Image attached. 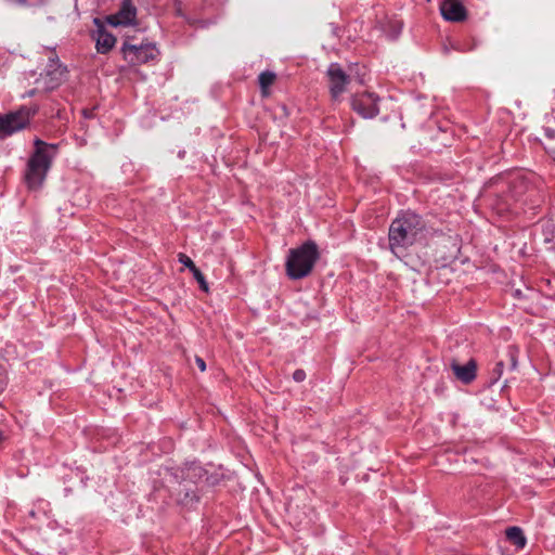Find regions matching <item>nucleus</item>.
I'll list each match as a JSON object with an SVG mask.
<instances>
[{
	"label": "nucleus",
	"instance_id": "f257e3e1",
	"mask_svg": "<svg viewBox=\"0 0 555 555\" xmlns=\"http://www.w3.org/2000/svg\"><path fill=\"white\" fill-rule=\"evenodd\" d=\"M426 222L422 216L411 211H401L389 227V249L396 256L403 254L410 246L424 237Z\"/></svg>",
	"mask_w": 555,
	"mask_h": 555
},
{
	"label": "nucleus",
	"instance_id": "f03ea898",
	"mask_svg": "<svg viewBox=\"0 0 555 555\" xmlns=\"http://www.w3.org/2000/svg\"><path fill=\"white\" fill-rule=\"evenodd\" d=\"M56 155V145L35 140V151L29 157L24 175L25 183L30 191L41 189L52 160Z\"/></svg>",
	"mask_w": 555,
	"mask_h": 555
},
{
	"label": "nucleus",
	"instance_id": "7ed1b4c3",
	"mask_svg": "<svg viewBox=\"0 0 555 555\" xmlns=\"http://www.w3.org/2000/svg\"><path fill=\"white\" fill-rule=\"evenodd\" d=\"M319 249L314 242L308 241L288 251L285 268L292 280H300L309 275L319 259Z\"/></svg>",
	"mask_w": 555,
	"mask_h": 555
},
{
	"label": "nucleus",
	"instance_id": "20e7f679",
	"mask_svg": "<svg viewBox=\"0 0 555 555\" xmlns=\"http://www.w3.org/2000/svg\"><path fill=\"white\" fill-rule=\"evenodd\" d=\"M67 69L62 66L56 55L51 54L49 64L43 74L36 79V88L28 92L34 95L36 92H48L59 88L66 79Z\"/></svg>",
	"mask_w": 555,
	"mask_h": 555
},
{
	"label": "nucleus",
	"instance_id": "39448f33",
	"mask_svg": "<svg viewBox=\"0 0 555 555\" xmlns=\"http://www.w3.org/2000/svg\"><path fill=\"white\" fill-rule=\"evenodd\" d=\"M36 112V107H22L16 112L7 114L5 116L0 115V135L7 137L25 128L29 124L30 117L35 115Z\"/></svg>",
	"mask_w": 555,
	"mask_h": 555
},
{
	"label": "nucleus",
	"instance_id": "423d86ee",
	"mask_svg": "<svg viewBox=\"0 0 555 555\" xmlns=\"http://www.w3.org/2000/svg\"><path fill=\"white\" fill-rule=\"evenodd\" d=\"M121 51L124 57L132 65L145 64L157 57L158 51L152 43H142L140 46L124 42Z\"/></svg>",
	"mask_w": 555,
	"mask_h": 555
},
{
	"label": "nucleus",
	"instance_id": "0eeeda50",
	"mask_svg": "<svg viewBox=\"0 0 555 555\" xmlns=\"http://www.w3.org/2000/svg\"><path fill=\"white\" fill-rule=\"evenodd\" d=\"M379 98L372 92L357 93L351 98V107L363 118H373L378 115Z\"/></svg>",
	"mask_w": 555,
	"mask_h": 555
},
{
	"label": "nucleus",
	"instance_id": "6e6552de",
	"mask_svg": "<svg viewBox=\"0 0 555 555\" xmlns=\"http://www.w3.org/2000/svg\"><path fill=\"white\" fill-rule=\"evenodd\" d=\"M327 77L332 98L337 100L346 91V86L349 83L350 77L337 63H332L328 66Z\"/></svg>",
	"mask_w": 555,
	"mask_h": 555
},
{
	"label": "nucleus",
	"instance_id": "1a4fd4ad",
	"mask_svg": "<svg viewBox=\"0 0 555 555\" xmlns=\"http://www.w3.org/2000/svg\"><path fill=\"white\" fill-rule=\"evenodd\" d=\"M137 17V9L131 0H122L120 9L114 15L108 17L109 24L114 26L119 25H131L134 23Z\"/></svg>",
	"mask_w": 555,
	"mask_h": 555
},
{
	"label": "nucleus",
	"instance_id": "9d476101",
	"mask_svg": "<svg viewBox=\"0 0 555 555\" xmlns=\"http://www.w3.org/2000/svg\"><path fill=\"white\" fill-rule=\"evenodd\" d=\"M440 12L451 22H462L466 17V10L459 0H444L440 5Z\"/></svg>",
	"mask_w": 555,
	"mask_h": 555
},
{
	"label": "nucleus",
	"instance_id": "9b49d317",
	"mask_svg": "<svg viewBox=\"0 0 555 555\" xmlns=\"http://www.w3.org/2000/svg\"><path fill=\"white\" fill-rule=\"evenodd\" d=\"M451 366L456 378L464 384H469L476 378L477 363L473 359L464 365L452 363Z\"/></svg>",
	"mask_w": 555,
	"mask_h": 555
},
{
	"label": "nucleus",
	"instance_id": "f8f14e48",
	"mask_svg": "<svg viewBox=\"0 0 555 555\" xmlns=\"http://www.w3.org/2000/svg\"><path fill=\"white\" fill-rule=\"evenodd\" d=\"M115 42L116 38L112 34L105 30H99V35L96 38V50L99 53H107L113 49Z\"/></svg>",
	"mask_w": 555,
	"mask_h": 555
},
{
	"label": "nucleus",
	"instance_id": "ddd939ff",
	"mask_svg": "<svg viewBox=\"0 0 555 555\" xmlns=\"http://www.w3.org/2000/svg\"><path fill=\"white\" fill-rule=\"evenodd\" d=\"M276 75L273 72L266 70L260 73L258 76V82L262 96H268L270 94L269 88L274 83Z\"/></svg>",
	"mask_w": 555,
	"mask_h": 555
},
{
	"label": "nucleus",
	"instance_id": "4468645a",
	"mask_svg": "<svg viewBox=\"0 0 555 555\" xmlns=\"http://www.w3.org/2000/svg\"><path fill=\"white\" fill-rule=\"evenodd\" d=\"M506 537L509 542H512L514 545L518 547H524L526 544V538L518 527H509L506 530Z\"/></svg>",
	"mask_w": 555,
	"mask_h": 555
},
{
	"label": "nucleus",
	"instance_id": "2eb2a0df",
	"mask_svg": "<svg viewBox=\"0 0 555 555\" xmlns=\"http://www.w3.org/2000/svg\"><path fill=\"white\" fill-rule=\"evenodd\" d=\"M193 275L195 278V280L198 282L199 284V287L204 291V292H208V284L205 280V276L204 274L201 272V270L197 268L196 270H194L193 272Z\"/></svg>",
	"mask_w": 555,
	"mask_h": 555
},
{
	"label": "nucleus",
	"instance_id": "dca6fc26",
	"mask_svg": "<svg viewBox=\"0 0 555 555\" xmlns=\"http://www.w3.org/2000/svg\"><path fill=\"white\" fill-rule=\"evenodd\" d=\"M179 261L188 267L192 272L197 269L192 259L184 254H179Z\"/></svg>",
	"mask_w": 555,
	"mask_h": 555
},
{
	"label": "nucleus",
	"instance_id": "f3484780",
	"mask_svg": "<svg viewBox=\"0 0 555 555\" xmlns=\"http://www.w3.org/2000/svg\"><path fill=\"white\" fill-rule=\"evenodd\" d=\"M293 379L297 383H301L306 379V372L301 369L296 370L293 373Z\"/></svg>",
	"mask_w": 555,
	"mask_h": 555
},
{
	"label": "nucleus",
	"instance_id": "a211bd4d",
	"mask_svg": "<svg viewBox=\"0 0 555 555\" xmlns=\"http://www.w3.org/2000/svg\"><path fill=\"white\" fill-rule=\"evenodd\" d=\"M504 369V363L502 361H499L495 364V367L493 369V374L496 376V378H500Z\"/></svg>",
	"mask_w": 555,
	"mask_h": 555
},
{
	"label": "nucleus",
	"instance_id": "6ab92c4d",
	"mask_svg": "<svg viewBox=\"0 0 555 555\" xmlns=\"http://www.w3.org/2000/svg\"><path fill=\"white\" fill-rule=\"evenodd\" d=\"M16 2L25 5H39L43 3V0H16Z\"/></svg>",
	"mask_w": 555,
	"mask_h": 555
},
{
	"label": "nucleus",
	"instance_id": "aec40b11",
	"mask_svg": "<svg viewBox=\"0 0 555 555\" xmlns=\"http://www.w3.org/2000/svg\"><path fill=\"white\" fill-rule=\"evenodd\" d=\"M195 363L202 372L206 370V363L201 357H195Z\"/></svg>",
	"mask_w": 555,
	"mask_h": 555
},
{
	"label": "nucleus",
	"instance_id": "412c9836",
	"mask_svg": "<svg viewBox=\"0 0 555 555\" xmlns=\"http://www.w3.org/2000/svg\"><path fill=\"white\" fill-rule=\"evenodd\" d=\"M545 133L546 135L550 138V139H554L555 138V130L553 129H545Z\"/></svg>",
	"mask_w": 555,
	"mask_h": 555
},
{
	"label": "nucleus",
	"instance_id": "4be33fe9",
	"mask_svg": "<svg viewBox=\"0 0 555 555\" xmlns=\"http://www.w3.org/2000/svg\"><path fill=\"white\" fill-rule=\"evenodd\" d=\"M5 378V371L0 365V383H2Z\"/></svg>",
	"mask_w": 555,
	"mask_h": 555
},
{
	"label": "nucleus",
	"instance_id": "5701e85b",
	"mask_svg": "<svg viewBox=\"0 0 555 555\" xmlns=\"http://www.w3.org/2000/svg\"><path fill=\"white\" fill-rule=\"evenodd\" d=\"M511 361H512V367H515L517 362H516L515 356L512 351H511Z\"/></svg>",
	"mask_w": 555,
	"mask_h": 555
},
{
	"label": "nucleus",
	"instance_id": "b1692460",
	"mask_svg": "<svg viewBox=\"0 0 555 555\" xmlns=\"http://www.w3.org/2000/svg\"><path fill=\"white\" fill-rule=\"evenodd\" d=\"M4 439L3 433L0 430V442Z\"/></svg>",
	"mask_w": 555,
	"mask_h": 555
},
{
	"label": "nucleus",
	"instance_id": "393cba45",
	"mask_svg": "<svg viewBox=\"0 0 555 555\" xmlns=\"http://www.w3.org/2000/svg\"><path fill=\"white\" fill-rule=\"evenodd\" d=\"M554 466H555V459H554Z\"/></svg>",
	"mask_w": 555,
	"mask_h": 555
}]
</instances>
